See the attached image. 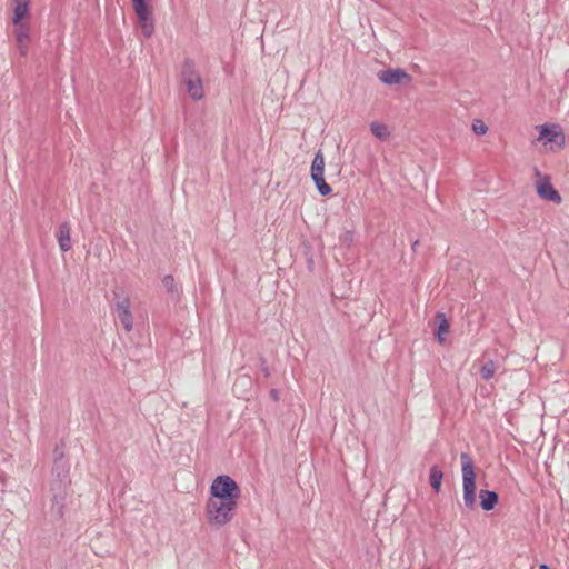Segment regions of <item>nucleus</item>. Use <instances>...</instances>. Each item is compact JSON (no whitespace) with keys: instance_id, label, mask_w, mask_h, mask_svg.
<instances>
[{"instance_id":"1","label":"nucleus","mask_w":569,"mask_h":569,"mask_svg":"<svg viewBox=\"0 0 569 569\" xmlns=\"http://www.w3.org/2000/svg\"><path fill=\"white\" fill-rule=\"evenodd\" d=\"M240 497L241 489L233 478L217 476L210 485L206 502L207 522L217 528L230 523L237 513Z\"/></svg>"},{"instance_id":"2","label":"nucleus","mask_w":569,"mask_h":569,"mask_svg":"<svg viewBox=\"0 0 569 569\" xmlns=\"http://www.w3.org/2000/svg\"><path fill=\"white\" fill-rule=\"evenodd\" d=\"M463 503L467 509L472 510L476 507V472L472 458L467 453L460 455Z\"/></svg>"},{"instance_id":"3","label":"nucleus","mask_w":569,"mask_h":569,"mask_svg":"<svg viewBox=\"0 0 569 569\" xmlns=\"http://www.w3.org/2000/svg\"><path fill=\"white\" fill-rule=\"evenodd\" d=\"M183 81L187 86L188 93L193 100L203 98V86L200 76L193 70L191 62H186L183 69Z\"/></svg>"},{"instance_id":"4","label":"nucleus","mask_w":569,"mask_h":569,"mask_svg":"<svg viewBox=\"0 0 569 569\" xmlns=\"http://www.w3.org/2000/svg\"><path fill=\"white\" fill-rule=\"evenodd\" d=\"M17 48L22 57H26L31 42L30 23L12 24Z\"/></svg>"},{"instance_id":"5","label":"nucleus","mask_w":569,"mask_h":569,"mask_svg":"<svg viewBox=\"0 0 569 569\" xmlns=\"http://www.w3.org/2000/svg\"><path fill=\"white\" fill-rule=\"evenodd\" d=\"M12 24L30 23V0H12Z\"/></svg>"},{"instance_id":"6","label":"nucleus","mask_w":569,"mask_h":569,"mask_svg":"<svg viewBox=\"0 0 569 569\" xmlns=\"http://www.w3.org/2000/svg\"><path fill=\"white\" fill-rule=\"evenodd\" d=\"M378 79L387 86L410 82L411 77L402 69H388L378 72Z\"/></svg>"},{"instance_id":"7","label":"nucleus","mask_w":569,"mask_h":569,"mask_svg":"<svg viewBox=\"0 0 569 569\" xmlns=\"http://www.w3.org/2000/svg\"><path fill=\"white\" fill-rule=\"evenodd\" d=\"M539 141H543V143L556 142L559 146L563 143V134L559 126H548L542 124L539 127Z\"/></svg>"},{"instance_id":"8","label":"nucleus","mask_w":569,"mask_h":569,"mask_svg":"<svg viewBox=\"0 0 569 569\" xmlns=\"http://www.w3.org/2000/svg\"><path fill=\"white\" fill-rule=\"evenodd\" d=\"M117 316L127 331H130L133 326V318L130 311V301L124 298L117 303Z\"/></svg>"},{"instance_id":"9","label":"nucleus","mask_w":569,"mask_h":569,"mask_svg":"<svg viewBox=\"0 0 569 569\" xmlns=\"http://www.w3.org/2000/svg\"><path fill=\"white\" fill-rule=\"evenodd\" d=\"M537 192L541 199L555 203L561 202V197L559 192L552 187V184L548 180H545L538 184Z\"/></svg>"},{"instance_id":"10","label":"nucleus","mask_w":569,"mask_h":569,"mask_svg":"<svg viewBox=\"0 0 569 569\" xmlns=\"http://www.w3.org/2000/svg\"><path fill=\"white\" fill-rule=\"evenodd\" d=\"M479 499L481 508L486 511H490L497 506L499 496L496 491L481 489L479 491Z\"/></svg>"},{"instance_id":"11","label":"nucleus","mask_w":569,"mask_h":569,"mask_svg":"<svg viewBox=\"0 0 569 569\" xmlns=\"http://www.w3.org/2000/svg\"><path fill=\"white\" fill-rule=\"evenodd\" d=\"M57 239L61 251L67 252L71 249L70 226L68 223L64 222L59 226Z\"/></svg>"},{"instance_id":"12","label":"nucleus","mask_w":569,"mask_h":569,"mask_svg":"<svg viewBox=\"0 0 569 569\" xmlns=\"http://www.w3.org/2000/svg\"><path fill=\"white\" fill-rule=\"evenodd\" d=\"M443 479V472L438 466H432L430 468L429 481L430 486L433 488L436 492H439L441 489Z\"/></svg>"},{"instance_id":"13","label":"nucleus","mask_w":569,"mask_h":569,"mask_svg":"<svg viewBox=\"0 0 569 569\" xmlns=\"http://www.w3.org/2000/svg\"><path fill=\"white\" fill-rule=\"evenodd\" d=\"M138 20L143 34L147 38L151 37L154 30L151 12L138 16Z\"/></svg>"},{"instance_id":"14","label":"nucleus","mask_w":569,"mask_h":569,"mask_svg":"<svg viewBox=\"0 0 569 569\" xmlns=\"http://www.w3.org/2000/svg\"><path fill=\"white\" fill-rule=\"evenodd\" d=\"M437 318L439 319V325L436 331L437 339L440 343L445 342V335L449 332V321L447 320L443 313H438Z\"/></svg>"},{"instance_id":"15","label":"nucleus","mask_w":569,"mask_h":569,"mask_svg":"<svg viewBox=\"0 0 569 569\" xmlns=\"http://www.w3.org/2000/svg\"><path fill=\"white\" fill-rule=\"evenodd\" d=\"M370 130L376 138L382 141L387 140L390 136L388 127L380 122H372L370 124Z\"/></svg>"},{"instance_id":"16","label":"nucleus","mask_w":569,"mask_h":569,"mask_svg":"<svg viewBox=\"0 0 569 569\" xmlns=\"http://www.w3.org/2000/svg\"><path fill=\"white\" fill-rule=\"evenodd\" d=\"M312 176H325V158L320 151L317 152L311 164Z\"/></svg>"},{"instance_id":"17","label":"nucleus","mask_w":569,"mask_h":569,"mask_svg":"<svg viewBox=\"0 0 569 569\" xmlns=\"http://www.w3.org/2000/svg\"><path fill=\"white\" fill-rule=\"evenodd\" d=\"M311 178L321 196H328L329 193H331L332 189L326 182L325 176H312Z\"/></svg>"},{"instance_id":"18","label":"nucleus","mask_w":569,"mask_h":569,"mask_svg":"<svg viewBox=\"0 0 569 569\" xmlns=\"http://www.w3.org/2000/svg\"><path fill=\"white\" fill-rule=\"evenodd\" d=\"M496 372V365L492 360L486 361L480 368V376L483 380H490Z\"/></svg>"},{"instance_id":"19","label":"nucleus","mask_w":569,"mask_h":569,"mask_svg":"<svg viewBox=\"0 0 569 569\" xmlns=\"http://www.w3.org/2000/svg\"><path fill=\"white\" fill-rule=\"evenodd\" d=\"M132 4L137 17L151 12L146 0H132Z\"/></svg>"},{"instance_id":"20","label":"nucleus","mask_w":569,"mask_h":569,"mask_svg":"<svg viewBox=\"0 0 569 569\" xmlns=\"http://www.w3.org/2000/svg\"><path fill=\"white\" fill-rule=\"evenodd\" d=\"M472 130L478 136H482L485 133H487L488 131V127L486 126V123L481 120H475L472 122Z\"/></svg>"},{"instance_id":"21","label":"nucleus","mask_w":569,"mask_h":569,"mask_svg":"<svg viewBox=\"0 0 569 569\" xmlns=\"http://www.w3.org/2000/svg\"><path fill=\"white\" fill-rule=\"evenodd\" d=\"M271 395L273 396V398H274L276 400H278V399H279L278 392H276V391H271Z\"/></svg>"},{"instance_id":"22","label":"nucleus","mask_w":569,"mask_h":569,"mask_svg":"<svg viewBox=\"0 0 569 569\" xmlns=\"http://www.w3.org/2000/svg\"><path fill=\"white\" fill-rule=\"evenodd\" d=\"M539 569H550V568L547 565L543 563V565L539 566Z\"/></svg>"}]
</instances>
